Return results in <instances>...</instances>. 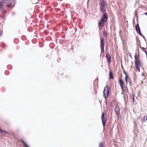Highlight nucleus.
<instances>
[{
    "instance_id": "nucleus-2",
    "label": "nucleus",
    "mask_w": 147,
    "mask_h": 147,
    "mask_svg": "<svg viewBox=\"0 0 147 147\" xmlns=\"http://www.w3.org/2000/svg\"><path fill=\"white\" fill-rule=\"evenodd\" d=\"M134 57L135 65L136 70L140 72V67L142 66V64L141 61L140 59L139 53L138 55L136 53Z\"/></svg>"
},
{
    "instance_id": "nucleus-16",
    "label": "nucleus",
    "mask_w": 147,
    "mask_h": 147,
    "mask_svg": "<svg viewBox=\"0 0 147 147\" xmlns=\"http://www.w3.org/2000/svg\"><path fill=\"white\" fill-rule=\"evenodd\" d=\"M147 120V115H145L144 117L143 121L145 122Z\"/></svg>"
},
{
    "instance_id": "nucleus-21",
    "label": "nucleus",
    "mask_w": 147,
    "mask_h": 147,
    "mask_svg": "<svg viewBox=\"0 0 147 147\" xmlns=\"http://www.w3.org/2000/svg\"><path fill=\"white\" fill-rule=\"evenodd\" d=\"M101 49V53H103L104 52V47H100Z\"/></svg>"
},
{
    "instance_id": "nucleus-10",
    "label": "nucleus",
    "mask_w": 147,
    "mask_h": 147,
    "mask_svg": "<svg viewBox=\"0 0 147 147\" xmlns=\"http://www.w3.org/2000/svg\"><path fill=\"white\" fill-rule=\"evenodd\" d=\"M106 57L108 60L109 62V63H111V58L110 55L108 53L106 55Z\"/></svg>"
},
{
    "instance_id": "nucleus-17",
    "label": "nucleus",
    "mask_w": 147,
    "mask_h": 147,
    "mask_svg": "<svg viewBox=\"0 0 147 147\" xmlns=\"http://www.w3.org/2000/svg\"><path fill=\"white\" fill-rule=\"evenodd\" d=\"M0 133L3 134H5L7 133L6 131H3L1 129H0Z\"/></svg>"
},
{
    "instance_id": "nucleus-12",
    "label": "nucleus",
    "mask_w": 147,
    "mask_h": 147,
    "mask_svg": "<svg viewBox=\"0 0 147 147\" xmlns=\"http://www.w3.org/2000/svg\"><path fill=\"white\" fill-rule=\"evenodd\" d=\"M109 78L110 79H113L114 78L113 73L112 71H111L109 72Z\"/></svg>"
},
{
    "instance_id": "nucleus-9",
    "label": "nucleus",
    "mask_w": 147,
    "mask_h": 147,
    "mask_svg": "<svg viewBox=\"0 0 147 147\" xmlns=\"http://www.w3.org/2000/svg\"><path fill=\"white\" fill-rule=\"evenodd\" d=\"M100 40L101 41L100 47H104L105 46V42L103 39V38H100Z\"/></svg>"
},
{
    "instance_id": "nucleus-13",
    "label": "nucleus",
    "mask_w": 147,
    "mask_h": 147,
    "mask_svg": "<svg viewBox=\"0 0 147 147\" xmlns=\"http://www.w3.org/2000/svg\"><path fill=\"white\" fill-rule=\"evenodd\" d=\"M134 94H133L131 96V98L132 99L133 103L134 105H135L136 104V101H134Z\"/></svg>"
},
{
    "instance_id": "nucleus-18",
    "label": "nucleus",
    "mask_w": 147,
    "mask_h": 147,
    "mask_svg": "<svg viewBox=\"0 0 147 147\" xmlns=\"http://www.w3.org/2000/svg\"><path fill=\"white\" fill-rule=\"evenodd\" d=\"M22 142L24 143V144L25 147H29V146L24 141H22Z\"/></svg>"
},
{
    "instance_id": "nucleus-22",
    "label": "nucleus",
    "mask_w": 147,
    "mask_h": 147,
    "mask_svg": "<svg viewBox=\"0 0 147 147\" xmlns=\"http://www.w3.org/2000/svg\"><path fill=\"white\" fill-rule=\"evenodd\" d=\"M123 72L124 74L125 75V76H126V75H127V74L126 73V71L125 70H123Z\"/></svg>"
},
{
    "instance_id": "nucleus-19",
    "label": "nucleus",
    "mask_w": 147,
    "mask_h": 147,
    "mask_svg": "<svg viewBox=\"0 0 147 147\" xmlns=\"http://www.w3.org/2000/svg\"><path fill=\"white\" fill-rule=\"evenodd\" d=\"M142 50L146 54V53H147V52L146 51V49L144 48V47H142Z\"/></svg>"
},
{
    "instance_id": "nucleus-6",
    "label": "nucleus",
    "mask_w": 147,
    "mask_h": 147,
    "mask_svg": "<svg viewBox=\"0 0 147 147\" xmlns=\"http://www.w3.org/2000/svg\"><path fill=\"white\" fill-rule=\"evenodd\" d=\"M135 28L137 33L141 36L142 35V34L141 33L140 29L138 24L136 26Z\"/></svg>"
},
{
    "instance_id": "nucleus-20",
    "label": "nucleus",
    "mask_w": 147,
    "mask_h": 147,
    "mask_svg": "<svg viewBox=\"0 0 147 147\" xmlns=\"http://www.w3.org/2000/svg\"><path fill=\"white\" fill-rule=\"evenodd\" d=\"M99 147H104L103 143L100 142L99 144Z\"/></svg>"
},
{
    "instance_id": "nucleus-24",
    "label": "nucleus",
    "mask_w": 147,
    "mask_h": 147,
    "mask_svg": "<svg viewBox=\"0 0 147 147\" xmlns=\"http://www.w3.org/2000/svg\"><path fill=\"white\" fill-rule=\"evenodd\" d=\"M144 14H145L147 16V12H146L144 13Z\"/></svg>"
},
{
    "instance_id": "nucleus-4",
    "label": "nucleus",
    "mask_w": 147,
    "mask_h": 147,
    "mask_svg": "<svg viewBox=\"0 0 147 147\" xmlns=\"http://www.w3.org/2000/svg\"><path fill=\"white\" fill-rule=\"evenodd\" d=\"M110 90V89L107 86H106L104 88L103 95L104 96L105 99L107 98L109 95V92Z\"/></svg>"
},
{
    "instance_id": "nucleus-5",
    "label": "nucleus",
    "mask_w": 147,
    "mask_h": 147,
    "mask_svg": "<svg viewBox=\"0 0 147 147\" xmlns=\"http://www.w3.org/2000/svg\"><path fill=\"white\" fill-rule=\"evenodd\" d=\"M119 83L120 84V86L121 87V90L123 92L124 91V82L123 81L122 79L121 78H119Z\"/></svg>"
},
{
    "instance_id": "nucleus-3",
    "label": "nucleus",
    "mask_w": 147,
    "mask_h": 147,
    "mask_svg": "<svg viewBox=\"0 0 147 147\" xmlns=\"http://www.w3.org/2000/svg\"><path fill=\"white\" fill-rule=\"evenodd\" d=\"M5 6L8 7L12 8L14 6L15 1L13 0H3Z\"/></svg>"
},
{
    "instance_id": "nucleus-23",
    "label": "nucleus",
    "mask_w": 147,
    "mask_h": 147,
    "mask_svg": "<svg viewBox=\"0 0 147 147\" xmlns=\"http://www.w3.org/2000/svg\"><path fill=\"white\" fill-rule=\"evenodd\" d=\"M94 94L96 95L97 94V92L96 90H94Z\"/></svg>"
},
{
    "instance_id": "nucleus-1",
    "label": "nucleus",
    "mask_w": 147,
    "mask_h": 147,
    "mask_svg": "<svg viewBox=\"0 0 147 147\" xmlns=\"http://www.w3.org/2000/svg\"><path fill=\"white\" fill-rule=\"evenodd\" d=\"M99 3L100 9L103 13V16L98 23L99 28L101 29L104 26L105 22L107 21L108 16L106 12V6L107 3L106 1L104 0H100L99 1Z\"/></svg>"
},
{
    "instance_id": "nucleus-7",
    "label": "nucleus",
    "mask_w": 147,
    "mask_h": 147,
    "mask_svg": "<svg viewBox=\"0 0 147 147\" xmlns=\"http://www.w3.org/2000/svg\"><path fill=\"white\" fill-rule=\"evenodd\" d=\"M102 124L104 127L105 126L106 123L107 121V120L106 119H105L104 118V113H103L102 115Z\"/></svg>"
},
{
    "instance_id": "nucleus-11",
    "label": "nucleus",
    "mask_w": 147,
    "mask_h": 147,
    "mask_svg": "<svg viewBox=\"0 0 147 147\" xmlns=\"http://www.w3.org/2000/svg\"><path fill=\"white\" fill-rule=\"evenodd\" d=\"M115 110L116 112V114L118 115H119L120 111L119 107L118 105H116L115 108Z\"/></svg>"
},
{
    "instance_id": "nucleus-15",
    "label": "nucleus",
    "mask_w": 147,
    "mask_h": 147,
    "mask_svg": "<svg viewBox=\"0 0 147 147\" xmlns=\"http://www.w3.org/2000/svg\"><path fill=\"white\" fill-rule=\"evenodd\" d=\"M104 35L105 36V38H107L108 36L106 30L104 31Z\"/></svg>"
},
{
    "instance_id": "nucleus-8",
    "label": "nucleus",
    "mask_w": 147,
    "mask_h": 147,
    "mask_svg": "<svg viewBox=\"0 0 147 147\" xmlns=\"http://www.w3.org/2000/svg\"><path fill=\"white\" fill-rule=\"evenodd\" d=\"M125 79L126 82V84H127L128 82L130 83L131 82V80L128 75H126V76H125Z\"/></svg>"
},
{
    "instance_id": "nucleus-14",
    "label": "nucleus",
    "mask_w": 147,
    "mask_h": 147,
    "mask_svg": "<svg viewBox=\"0 0 147 147\" xmlns=\"http://www.w3.org/2000/svg\"><path fill=\"white\" fill-rule=\"evenodd\" d=\"M115 100H112L111 102V103H110V105L111 107H113L115 106Z\"/></svg>"
}]
</instances>
